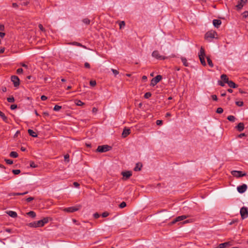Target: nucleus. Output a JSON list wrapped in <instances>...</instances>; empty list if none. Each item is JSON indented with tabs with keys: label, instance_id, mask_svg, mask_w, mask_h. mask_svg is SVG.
Wrapping results in <instances>:
<instances>
[{
	"label": "nucleus",
	"instance_id": "1",
	"mask_svg": "<svg viewBox=\"0 0 248 248\" xmlns=\"http://www.w3.org/2000/svg\"><path fill=\"white\" fill-rule=\"evenodd\" d=\"M205 56V51L202 47H201L200 51L199 54V59L200 60L201 63L204 65H206V62L204 60V56Z\"/></svg>",
	"mask_w": 248,
	"mask_h": 248
},
{
	"label": "nucleus",
	"instance_id": "2",
	"mask_svg": "<svg viewBox=\"0 0 248 248\" xmlns=\"http://www.w3.org/2000/svg\"><path fill=\"white\" fill-rule=\"evenodd\" d=\"M111 149V147L108 145H104L102 146H98L96 151L100 153L106 152L109 151Z\"/></svg>",
	"mask_w": 248,
	"mask_h": 248
},
{
	"label": "nucleus",
	"instance_id": "3",
	"mask_svg": "<svg viewBox=\"0 0 248 248\" xmlns=\"http://www.w3.org/2000/svg\"><path fill=\"white\" fill-rule=\"evenodd\" d=\"M240 215L243 219L248 217V210L246 207H243L240 209Z\"/></svg>",
	"mask_w": 248,
	"mask_h": 248
},
{
	"label": "nucleus",
	"instance_id": "4",
	"mask_svg": "<svg viewBox=\"0 0 248 248\" xmlns=\"http://www.w3.org/2000/svg\"><path fill=\"white\" fill-rule=\"evenodd\" d=\"M81 206L80 205H78L77 206L70 207L66 208H64L63 210L65 212H69V213H73L78 211L80 208Z\"/></svg>",
	"mask_w": 248,
	"mask_h": 248
},
{
	"label": "nucleus",
	"instance_id": "5",
	"mask_svg": "<svg viewBox=\"0 0 248 248\" xmlns=\"http://www.w3.org/2000/svg\"><path fill=\"white\" fill-rule=\"evenodd\" d=\"M162 78V77L161 75H157L155 78H153L151 81L150 85L152 86H155L157 83H158Z\"/></svg>",
	"mask_w": 248,
	"mask_h": 248
},
{
	"label": "nucleus",
	"instance_id": "6",
	"mask_svg": "<svg viewBox=\"0 0 248 248\" xmlns=\"http://www.w3.org/2000/svg\"><path fill=\"white\" fill-rule=\"evenodd\" d=\"M217 35V33L215 31H210L206 33L205 35V38L208 39V38H214Z\"/></svg>",
	"mask_w": 248,
	"mask_h": 248
},
{
	"label": "nucleus",
	"instance_id": "7",
	"mask_svg": "<svg viewBox=\"0 0 248 248\" xmlns=\"http://www.w3.org/2000/svg\"><path fill=\"white\" fill-rule=\"evenodd\" d=\"M231 174L234 177H240L246 175V173H244L241 171L232 170L231 171Z\"/></svg>",
	"mask_w": 248,
	"mask_h": 248
},
{
	"label": "nucleus",
	"instance_id": "8",
	"mask_svg": "<svg viewBox=\"0 0 248 248\" xmlns=\"http://www.w3.org/2000/svg\"><path fill=\"white\" fill-rule=\"evenodd\" d=\"M48 222V218L47 217H44L43 219L36 221L37 226L41 227L44 226V225Z\"/></svg>",
	"mask_w": 248,
	"mask_h": 248
},
{
	"label": "nucleus",
	"instance_id": "9",
	"mask_svg": "<svg viewBox=\"0 0 248 248\" xmlns=\"http://www.w3.org/2000/svg\"><path fill=\"white\" fill-rule=\"evenodd\" d=\"M152 56L158 60H165L166 58V57L160 55L157 50H155L153 51L152 53Z\"/></svg>",
	"mask_w": 248,
	"mask_h": 248
},
{
	"label": "nucleus",
	"instance_id": "10",
	"mask_svg": "<svg viewBox=\"0 0 248 248\" xmlns=\"http://www.w3.org/2000/svg\"><path fill=\"white\" fill-rule=\"evenodd\" d=\"M11 80L13 82L15 87H17L19 85V79L16 76L11 77Z\"/></svg>",
	"mask_w": 248,
	"mask_h": 248
},
{
	"label": "nucleus",
	"instance_id": "11",
	"mask_svg": "<svg viewBox=\"0 0 248 248\" xmlns=\"http://www.w3.org/2000/svg\"><path fill=\"white\" fill-rule=\"evenodd\" d=\"M237 189L239 193H243L246 191L247 189V186L246 184H243L241 186H238Z\"/></svg>",
	"mask_w": 248,
	"mask_h": 248
},
{
	"label": "nucleus",
	"instance_id": "12",
	"mask_svg": "<svg viewBox=\"0 0 248 248\" xmlns=\"http://www.w3.org/2000/svg\"><path fill=\"white\" fill-rule=\"evenodd\" d=\"M121 174L124 180L128 179L132 175V172L130 171H123Z\"/></svg>",
	"mask_w": 248,
	"mask_h": 248
},
{
	"label": "nucleus",
	"instance_id": "13",
	"mask_svg": "<svg viewBox=\"0 0 248 248\" xmlns=\"http://www.w3.org/2000/svg\"><path fill=\"white\" fill-rule=\"evenodd\" d=\"M130 133V129L124 128L123 130L122 136L123 138L126 137Z\"/></svg>",
	"mask_w": 248,
	"mask_h": 248
},
{
	"label": "nucleus",
	"instance_id": "14",
	"mask_svg": "<svg viewBox=\"0 0 248 248\" xmlns=\"http://www.w3.org/2000/svg\"><path fill=\"white\" fill-rule=\"evenodd\" d=\"M213 24L214 26L216 28H218L221 24V21L218 19H214L213 21Z\"/></svg>",
	"mask_w": 248,
	"mask_h": 248
},
{
	"label": "nucleus",
	"instance_id": "15",
	"mask_svg": "<svg viewBox=\"0 0 248 248\" xmlns=\"http://www.w3.org/2000/svg\"><path fill=\"white\" fill-rule=\"evenodd\" d=\"M236 128L239 131L241 132L243 131L244 129V124L243 123H240L236 126Z\"/></svg>",
	"mask_w": 248,
	"mask_h": 248
},
{
	"label": "nucleus",
	"instance_id": "16",
	"mask_svg": "<svg viewBox=\"0 0 248 248\" xmlns=\"http://www.w3.org/2000/svg\"><path fill=\"white\" fill-rule=\"evenodd\" d=\"M6 213L9 216L14 218L16 217L17 216V213L15 211H7Z\"/></svg>",
	"mask_w": 248,
	"mask_h": 248
},
{
	"label": "nucleus",
	"instance_id": "17",
	"mask_svg": "<svg viewBox=\"0 0 248 248\" xmlns=\"http://www.w3.org/2000/svg\"><path fill=\"white\" fill-rule=\"evenodd\" d=\"M28 133L29 134V135L32 137H34V138H36V137H37L38 135L37 134H36V132H35L34 131H33L31 129H28Z\"/></svg>",
	"mask_w": 248,
	"mask_h": 248
},
{
	"label": "nucleus",
	"instance_id": "18",
	"mask_svg": "<svg viewBox=\"0 0 248 248\" xmlns=\"http://www.w3.org/2000/svg\"><path fill=\"white\" fill-rule=\"evenodd\" d=\"M0 116L1 117V118L2 119V120H3L5 122H6V123H9L8 118H7V117L5 115V114H4L2 112H1V111H0Z\"/></svg>",
	"mask_w": 248,
	"mask_h": 248
},
{
	"label": "nucleus",
	"instance_id": "19",
	"mask_svg": "<svg viewBox=\"0 0 248 248\" xmlns=\"http://www.w3.org/2000/svg\"><path fill=\"white\" fill-rule=\"evenodd\" d=\"M221 78L224 83H228V82L229 81V78H228L227 75L225 74L222 75L221 76Z\"/></svg>",
	"mask_w": 248,
	"mask_h": 248
},
{
	"label": "nucleus",
	"instance_id": "20",
	"mask_svg": "<svg viewBox=\"0 0 248 248\" xmlns=\"http://www.w3.org/2000/svg\"><path fill=\"white\" fill-rule=\"evenodd\" d=\"M227 84L231 88H235L237 87V85L235 84V83L232 80H229Z\"/></svg>",
	"mask_w": 248,
	"mask_h": 248
},
{
	"label": "nucleus",
	"instance_id": "21",
	"mask_svg": "<svg viewBox=\"0 0 248 248\" xmlns=\"http://www.w3.org/2000/svg\"><path fill=\"white\" fill-rule=\"evenodd\" d=\"M186 218H187V216H186L185 215H183V216H179V217H176V220L178 222V221L183 220Z\"/></svg>",
	"mask_w": 248,
	"mask_h": 248
},
{
	"label": "nucleus",
	"instance_id": "22",
	"mask_svg": "<svg viewBox=\"0 0 248 248\" xmlns=\"http://www.w3.org/2000/svg\"><path fill=\"white\" fill-rule=\"evenodd\" d=\"M18 154L16 152L12 151L10 154V156L11 157L16 158L18 157Z\"/></svg>",
	"mask_w": 248,
	"mask_h": 248
},
{
	"label": "nucleus",
	"instance_id": "23",
	"mask_svg": "<svg viewBox=\"0 0 248 248\" xmlns=\"http://www.w3.org/2000/svg\"><path fill=\"white\" fill-rule=\"evenodd\" d=\"M142 167V164L139 163H137L136 167L134 168V170L138 171L141 170V168Z\"/></svg>",
	"mask_w": 248,
	"mask_h": 248
},
{
	"label": "nucleus",
	"instance_id": "24",
	"mask_svg": "<svg viewBox=\"0 0 248 248\" xmlns=\"http://www.w3.org/2000/svg\"><path fill=\"white\" fill-rule=\"evenodd\" d=\"M228 246H229V243L228 242L221 243L219 245V248H225Z\"/></svg>",
	"mask_w": 248,
	"mask_h": 248
},
{
	"label": "nucleus",
	"instance_id": "25",
	"mask_svg": "<svg viewBox=\"0 0 248 248\" xmlns=\"http://www.w3.org/2000/svg\"><path fill=\"white\" fill-rule=\"evenodd\" d=\"M27 214L32 218H34L36 217V214L34 211H30L27 213Z\"/></svg>",
	"mask_w": 248,
	"mask_h": 248
},
{
	"label": "nucleus",
	"instance_id": "26",
	"mask_svg": "<svg viewBox=\"0 0 248 248\" xmlns=\"http://www.w3.org/2000/svg\"><path fill=\"white\" fill-rule=\"evenodd\" d=\"M181 60L182 62L183 63V64L185 66H188V63L187 62V60L186 58L182 57Z\"/></svg>",
	"mask_w": 248,
	"mask_h": 248
},
{
	"label": "nucleus",
	"instance_id": "27",
	"mask_svg": "<svg viewBox=\"0 0 248 248\" xmlns=\"http://www.w3.org/2000/svg\"><path fill=\"white\" fill-rule=\"evenodd\" d=\"M206 59H207V62H208L209 65L211 67H213L214 66V64H213L211 60L210 59V58L209 57H207Z\"/></svg>",
	"mask_w": 248,
	"mask_h": 248
},
{
	"label": "nucleus",
	"instance_id": "28",
	"mask_svg": "<svg viewBox=\"0 0 248 248\" xmlns=\"http://www.w3.org/2000/svg\"><path fill=\"white\" fill-rule=\"evenodd\" d=\"M75 103L77 106H81L84 104V103L83 102H81L79 100H75Z\"/></svg>",
	"mask_w": 248,
	"mask_h": 248
},
{
	"label": "nucleus",
	"instance_id": "29",
	"mask_svg": "<svg viewBox=\"0 0 248 248\" xmlns=\"http://www.w3.org/2000/svg\"><path fill=\"white\" fill-rule=\"evenodd\" d=\"M29 226L31 227L37 228L36 221H34L29 224Z\"/></svg>",
	"mask_w": 248,
	"mask_h": 248
},
{
	"label": "nucleus",
	"instance_id": "30",
	"mask_svg": "<svg viewBox=\"0 0 248 248\" xmlns=\"http://www.w3.org/2000/svg\"><path fill=\"white\" fill-rule=\"evenodd\" d=\"M227 119L231 122H234L235 121V118L232 115H229L227 117Z\"/></svg>",
	"mask_w": 248,
	"mask_h": 248
},
{
	"label": "nucleus",
	"instance_id": "31",
	"mask_svg": "<svg viewBox=\"0 0 248 248\" xmlns=\"http://www.w3.org/2000/svg\"><path fill=\"white\" fill-rule=\"evenodd\" d=\"M28 193V191L25 192L24 193H14L11 194V195L16 196V195H24Z\"/></svg>",
	"mask_w": 248,
	"mask_h": 248
},
{
	"label": "nucleus",
	"instance_id": "32",
	"mask_svg": "<svg viewBox=\"0 0 248 248\" xmlns=\"http://www.w3.org/2000/svg\"><path fill=\"white\" fill-rule=\"evenodd\" d=\"M82 22H83L84 24H86V25H88V24H90V20L88 18H84V19H83V20H82Z\"/></svg>",
	"mask_w": 248,
	"mask_h": 248
},
{
	"label": "nucleus",
	"instance_id": "33",
	"mask_svg": "<svg viewBox=\"0 0 248 248\" xmlns=\"http://www.w3.org/2000/svg\"><path fill=\"white\" fill-rule=\"evenodd\" d=\"M62 108V106H59V105H55L53 109L55 111H59Z\"/></svg>",
	"mask_w": 248,
	"mask_h": 248
},
{
	"label": "nucleus",
	"instance_id": "34",
	"mask_svg": "<svg viewBox=\"0 0 248 248\" xmlns=\"http://www.w3.org/2000/svg\"><path fill=\"white\" fill-rule=\"evenodd\" d=\"M7 101L10 103H12L15 101V99L13 96L7 98Z\"/></svg>",
	"mask_w": 248,
	"mask_h": 248
},
{
	"label": "nucleus",
	"instance_id": "35",
	"mask_svg": "<svg viewBox=\"0 0 248 248\" xmlns=\"http://www.w3.org/2000/svg\"><path fill=\"white\" fill-rule=\"evenodd\" d=\"M12 172L14 174L17 175L20 173V170H12Z\"/></svg>",
	"mask_w": 248,
	"mask_h": 248
},
{
	"label": "nucleus",
	"instance_id": "36",
	"mask_svg": "<svg viewBox=\"0 0 248 248\" xmlns=\"http://www.w3.org/2000/svg\"><path fill=\"white\" fill-rule=\"evenodd\" d=\"M64 158L65 161H66L67 162H69V155L68 154H66V155H64Z\"/></svg>",
	"mask_w": 248,
	"mask_h": 248
},
{
	"label": "nucleus",
	"instance_id": "37",
	"mask_svg": "<svg viewBox=\"0 0 248 248\" xmlns=\"http://www.w3.org/2000/svg\"><path fill=\"white\" fill-rule=\"evenodd\" d=\"M152 95V94L150 92H147L146 93H145L144 94V97L145 98H149V97H150Z\"/></svg>",
	"mask_w": 248,
	"mask_h": 248
},
{
	"label": "nucleus",
	"instance_id": "38",
	"mask_svg": "<svg viewBox=\"0 0 248 248\" xmlns=\"http://www.w3.org/2000/svg\"><path fill=\"white\" fill-rule=\"evenodd\" d=\"M126 203L124 202H123L119 205V207L121 208H123L125 207L126 206Z\"/></svg>",
	"mask_w": 248,
	"mask_h": 248
},
{
	"label": "nucleus",
	"instance_id": "39",
	"mask_svg": "<svg viewBox=\"0 0 248 248\" xmlns=\"http://www.w3.org/2000/svg\"><path fill=\"white\" fill-rule=\"evenodd\" d=\"M223 109L221 108H218L217 109L216 112L219 114H221L223 112Z\"/></svg>",
	"mask_w": 248,
	"mask_h": 248
},
{
	"label": "nucleus",
	"instance_id": "40",
	"mask_svg": "<svg viewBox=\"0 0 248 248\" xmlns=\"http://www.w3.org/2000/svg\"><path fill=\"white\" fill-rule=\"evenodd\" d=\"M30 167L33 168H36L37 167L36 165L33 161H31L30 163Z\"/></svg>",
	"mask_w": 248,
	"mask_h": 248
},
{
	"label": "nucleus",
	"instance_id": "41",
	"mask_svg": "<svg viewBox=\"0 0 248 248\" xmlns=\"http://www.w3.org/2000/svg\"><path fill=\"white\" fill-rule=\"evenodd\" d=\"M244 4L243 3H242V2H239L237 5H236V7L238 9H241L243 6Z\"/></svg>",
	"mask_w": 248,
	"mask_h": 248
},
{
	"label": "nucleus",
	"instance_id": "42",
	"mask_svg": "<svg viewBox=\"0 0 248 248\" xmlns=\"http://www.w3.org/2000/svg\"><path fill=\"white\" fill-rule=\"evenodd\" d=\"M235 104L236 105H237L238 106H240V107H241L242 106H243V102L242 101H236L235 102Z\"/></svg>",
	"mask_w": 248,
	"mask_h": 248
},
{
	"label": "nucleus",
	"instance_id": "43",
	"mask_svg": "<svg viewBox=\"0 0 248 248\" xmlns=\"http://www.w3.org/2000/svg\"><path fill=\"white\" fill-rule=\"evenodd\" d=\"M120 28L122 29V28L124 27L125 26V22L124 21H123L120 22L119 23Z\"/></svg>",
	"mask_w": 248,
	"mask_h": 248
},
{
	"label": "nucleus",
	"instance_id": "44",
	"mask_svg": "<svg viewBox=\"0 0 248 248\" xmlns=\"http://www.w3.org/2000/svg\"><path fill=\"white\" fill-rule=\"evenodd\" d=\"M90 84L92 86H94L96 84V82L95 80H91Z\"/></svg>",
	"mask_w": 248,
	"mask_h": 248
},
{
	"label": "nucleus",
	"instance_id": "45",
	"mask_svg": "<svg viewBox=\"0 0 248 248\" xmlns=\"http://www.w3.org/2000/svg\"><path fill=\"white\" fill-rule=\"evenodd\" d=\"M38 27L40 29V30L43 31H45V28L43 27V25L41 24H39L38 25Z\"/></svg>",
	"mask_w": 248,
	"mask_h": 248
},
{
	"label": "nucleus",
	"instance_id": "46",
	"mask_svg": "<svg viewBox=\"0 0 248 248\" xmlns=\"http://www.w3.org/2000/svg\"><path fill=\"white\" fill-rule=\"evenodd\" d=\"M109 214L108 212H105L104 213H102V217H108V216Z\"/></svg>",
	"mask_w": 248,
	"mask_h": 248
},
{
	"label": "nucleus",
	"instance_id": "47",
	"mask_svg": "<svg viewBox=\"0 0 248 248\" xmlns=\"http://www.w3.org/2000/svg\"><path fill=\"white\" fill-rule=\"evenodd\" d=\"M6 162L8 164H12L13 163V160H10V159H5V160Z\"/></svg>",
	"mask_w": 248,
	"mask_h": 248
},
{
	"label": "nucleus",
	"instance_id": "48",
	"mask_svg": "<svg viewBox=\"0 0 248 248\" xmlns=\"http://www.w3.org/2000/svg\"><path fill=\"white\" fill-rule=\"evenodd\" d=\"M111 71L115 75H117L119 74V72L117 70L111 69Z\"/></svg>",
	"mask_w": 248,
	"mask_h": 248
},
{
	"label": "nucleus",
	"instance_id": "49",
	"mask_svg": "<svg viewBox=\"0 0 248 248\" xmlns=\"http://www.w3.org/2000/svg\"><path fill=\"white\" fill-rule=\"evenodd\" d=\"M23 72V69L22 68H18L17 70H16V73L17 74H20L21 73H22Z\"/></svg>",
	"mask_w": 248,
	"mask_h": 248
},
{
	"label": "nucleus",
	"instance_id": "50",
	"mask_svg": "<svg viewBox=\"0 0 248 248\" xmlns=\"http://www.w3.org/2000/svg\"><path fill=\"white\" fill-rule=\"evenodd\" d=\"M211 97L213 99V100H215V101H217V96L216 95H212L211 96Z\"/></svg>",
	"mask_w": 248,
	"mask_h": 248
},
{
	"label": "nucleus",
	"instance_id": "51",
	"mask_svg": "<svg viewBox=\"0 0 248 248\" xmlns=\"http://www.w3.org/2000/svg\"><path fill=\"white\" fill-rule=\"evenodd\" d=\"M11 109H15L17 108V105L16 104L12 105L10 107Z\"/></svg>",
	"mask_w": 248,
	"mask_h": 248
},
{
	"label": "nucleus",
	"instance_id": "52",
	"mask_svg": "<svg viewBox=\"0 0 248 248\" xmlns=\"http://www.w3.org/2000/svg\"><path fill=\"white\" fill-rule=\"evenodd\" d=\"M156 124L158 125H161L162 124V121L158 120L156 122Z\"/></svg>",
	"mask_w": 248,
	"mask_h": 248
},
{
	"label": "nucleus",
	"instance_id": "53",
	"mask_svg": "<svg viewBox=\"0 0 248 248\" xmlns=\"http://www.w3.org/2000/svg\"><path fill=\"white\" fill-rule=\"evenodd\" d=\"M93 217L95 218H98L100 217V215L97 213H95L93 214Z\"/></svg>",
	"mask_w": 248,
	"mask_h": 248
},
{
	"label": "nucleus",
	"instance_id": "54",
	"mask_svg": "<svg viewBox=\"0 0 248 248\" xmlns=\"http://www.w3.org/2000/svg\"><path fill=\"white\" fill-rule=\"evenodd\" d=\"M34 200V198L33 197H29L27 199H26V201L28 202H31V201L33 200Z\"/></svg>",
	"mask_w": 248,
	"mask_h": 248
},
{
	"label": "nucleus",
	"instance_id": "55",
	"mask_svg": "<svg viewBox=\"0 0 248 248\" xmlns=\"http://www.w3.org/2000/svg\"><path fill=\"white\" fill-rule=\"evenodd\" d=\"M73 44L75 45L76 46H82V47H85L84 46H82L81 44L78 43V42H74V43H73Z\"/></svg>",
	"mask_w": 248,
	"mask_h": 248
},
{
	"label": "nucleus",
	"instance_id": "56",
	"mask_svg": "<svg viewBox=\"0 0 248 248\" xmlns=\"http://www.w3.org/2000/svg\"><path fill=\"white\" fill-rule=\"evenodd\" d=\"M41 99L42 101H45L47 99V97L45 95H42L41 97Z\"/></svg>",
	"mask_w": 248,
	"mask_h": 248
},
{
	"label": "nucleus",
	"instance_id": "57",
	"mask_svg": "<svg viewBox=\"0 0 248 248\" xmlns=\"http://www.w3.org/2000/svg\"><path fill=\"white\" fill-rule=\"evenodd\" d=\"M84 66H85V67H86L87 68H90V64L87 62L85 63Z\"/></svg>",
	"mask_w": 248,
	"mask_h": 248
},
{
	"label": "nucleus",
	"instance_id": "58",
	"mask_svg": "<svg viewBox=\"0 0 248 248\" xmlns=\"http://www.w3.org/2000/svg\"><path fill=\"white\" fill-rule=\"evenodd\" d=\"M73 185L75 187H78L79 186V184L78 182H74Z\"/></svg>",
	"mask_w": 248,
	"mask_h": 248
},
{
	"label": "nucleus",
	"instance_id": "59",
	"mask_svg": "<svg viewBox=\"0 0 248 248\" xmlns=\"http://www.w3.org/2000/svg\"><path fill=\"white\" fill-rule=\"evenodd\" d=\"M218 83L221 86H224V83H223V82H222V81H218Z\"/></svg>",
	"mask_w": 248,
	"mask_h": 248
},
{
	"label": "nucleus",
	"instance_id": "60",
	"mask_svg": "<svg viewBox=\"0 0 248 248\" xmlns=\"http://www.w3.org/2000/svg\"><path fill=\"white\" fill-rule=\"evenodd\" d=\"M5 49L4 47L0 48V53H2L4 52Z\"/></svg>",
	"mask_w": 248,
	"mask_h": 248
},
{
	"label": "nucleus",
	"instance_id": "61",
	"mask_svg": "<svg viewBox=\"0 0 248 248\" xmlns=\"http://www.w3.org/2000/svg\"><path fill=\"white\" fill-rule=\"evenodd\" d=\"M97 111V109L95 108H93L92 109V111L93 113H96Z\"/></svg>",
	"mask_w": 248,
	"mask_h": 248
},
{
	"label": "nucleus",
	"instance_id": "62",
	"mask_svg": "<svg viewBox=\"0 0 248 248\" xmlns=\"http://www.w3.org/2000/svg\"><path fill=\"white\" fill-rule=\"evenodd\" d=\"M4 29V26L3 25H0V31H3Z\"/></svg>",
	"mask_w": 248,
	"mask_h": 248
},
{
	"label": "nucleus",
	"instance_id": "63",
	"mask_svg": "<svg viewBox=\"0 0 248 248\" xmlns=\"http://www.w3.org/2000/svg\"><path fill=\"white\" fill-rule=\"evenodd\" d=\"M246 136V135H245V133H241V134H239L238 135V137L239 138H242V137H243L244 136Z\"/></svg>",
	"mask_w": 248,
	"mask_h": 248
},
{
	"label": "nucleus",
	"instance_id": "64",
	"mask_svg": "<svg viewBox=\"0 0 248 248\" xmlns=\"http://www.w3.org/2000/svg\"><path fill=\"white\" fill-rule=\"evenodd\" d=\"M5 36V33L0 32V37H3Z\"/></svg>",
	"mask_w": 248,
	"mask_h": 248
}]
</instances>
